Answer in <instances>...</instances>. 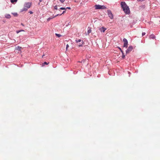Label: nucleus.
<instances>
[{
  "label": "nucleus",
  "instance_id": "4",
  "mask_svg": "<svg viewBox=\"0 0 160 160\" xmlns=\"http://www.w3.org/2000/svg\"><path fill=\"white\" fill-rule=\"evenodd\" d=\"M107 13L108 17H109V18L111 19H113V14H112L111 11L109 10H108L107 11Z\"/></svg>",
  "mask_w": 160,
  "mask_h": 160
},
{
  "label": "nucleus",
  "instance_id": "9",
  "mask_svg": "<svg viewBox=\"0 0 160 160\" xmlns=\"http://www.w3.org/2000/svg\"><path fill=\"white\" fill-rule=\"evenodd\" d=\"M5 17L6 18L10 19L11 17L10 14H6L5 15Z\"/></svg>",
  "mask_w": 160,
  "mask_h": 160
},
{
  "label": "nucleus",
  "instance_id": "20",
  "mask_svg": "<svg viewBox=\"0 0 160 160\" xmlns=\"http://www.w3.org/2000/svg\"><path fill=\"white\" fill-rule=\"evenodd\" d=\"M60 9L61 10H65L66 8H64L62 7L60 8Z\"/></svg>",
  "mask_w": 160,
  "mask_h": 160
},
{
  "label": "nucleus",
  "instance_id": "19",
  "mask_svg": "<svg viewBox=\"0 0 160 160\" xmlns=\"http://www.w3.org/2000/svg\"><path fill=\"white\" fill-rule=\"evenodd\" d=\"M122 59H124L125 57V55H124V54L123 53V54H122Z\"/></svg>",
  "mask_w": 160,
  "mask_h": 160
},
{
  "label": "nucleus",
  "instance_id": "28",
  "mask_svg": "<svg viewBox=\"0 0 160 160\" xmlns=\"http://www.w3.org/2000/svg\"><path fill=\"white\" fill-rule=\"evenodd\" d=\"M68 47H69V45H68V44H67V46H66V49H67V50L68 48Z\"/></svg>",
  "mask_w": 160,
  "mask_h": 160
},
{
  "label": "nucleus",
  "instance_id": "26",
  "mask_svg": "<svg viewBox=\"0 0 160 160\" xmlns=\"http://www.w3.org/2000/svg\"><path fill=\"white\" fill-rule=\"evenodd\" d=\"M145 0H137V1L138 2H142L144 1H145Z\"/></svg>",
  "mask_w": 160,
  "mask_h": 160
},
{
  "label": "nucleus",
  "instance_id": "22",
  "mask_svg": "<svg viewBox=\"0 0 160 160\" xmlns=\"http://www.w3.org/2000/svg\"><path fill=\"white\" fill-rule=\"evenodd\" d=\"M12 14H13V15L14 16H16L17 15V13H13Z\"/></svg>",
  "mask_w": 160,
  "mask_h": 160
},
{
  "label": "nucleus",
  "instance_id": "21",
  "mask_svg": "<svg viewBox=\"0 0 160 160\" xmlns=\"http://www.w3.org/2000/svg\"><path fill=\"white\" fill-rule=\"evenodd\" d=\"M65 0H59L60 2L63 3L64 2Z\"/></svg>",
  "mask_w": 160,
  "mask_h": 160
},
{
  "label": "nucleus",
  "instance_id": "33",
  "mask_svg": "<svg viewBox=\"0 0 160 160\" xmlns=\"http://www.w3.org/2000/svg\"><path fill=\"white\" fill-rule=\"evenodd\" d=\"M21 25H22V26H24V25H23V24H22V23H21Z\"/></svg>",
  "mask_w": 160,
  "mask_h": 160
},
{
  "label": "nucleus",
  "instance_id": "11",
  "mask_svg": "<svg viewBox=\"0 0 160 160\" xmlns=\"http://www.w3.org/2000/svg\"><path fill=\"white\" fill-rule=\"evenodd\" d=\"M155 38V36L153 34H152L151 35L149 36V38L154 39Z\"/></svg>",
  "mask_w": 160,
  "mask_h": 160
},
{
  "label": "nucleus",
  "instance_id": "7",
  "mask_svg": "<svg viewBox=\"0 0 160 160\" xmlns=\"http://www.w3.org/2000/svg\"><path fill=\"white\" fill-rule=\"evenodd\" d=\"M31 6V3L30 2H27L25 3L24 4L25 7H26L27 8H29Z\"/></svg>",
  "mask_w": 160,
  "mask_h": 160
},
{
  "label": "nucleus",
  "instance_id": "32",
  "mask_svg": "<svg viewBox=\"0 0 160 160\" xmlns=\"http://www.w3.org/2000/svg\"><path fill=\"white\" fill-rule=\"evenodd\" d=\"M51 19V18H48V20H49L50 19Z\"/></svg>",
  "mask_w": 160,
  "mask_h": 160
},
{
  "label": "nucleus",
  "instance_id": "23",
  "mask_svg": "<svg viewBox=\"0 0 160 160\" xmlns=\"http://www.w3.org/2000/svg\"><path fill=\"white\" fill-rule=\"evenodd\" d=\"M21 48V47H20L19 46H18V47H17L16 48H17V49L20 50Z\"/></svg>",
  "mask_w": 160,
  "mask_h": 160
},
{
  "label": "nucleus",
  "instance_id": "16",
  "mask_svg": "<svg viewBox=\"0 0 160 160\" xmlns=\"http://www.w3.org/2000/svg\"><path fill=\"white\" fill-rule=\"evenodd\" d=\"M49 62H44L43 63L42 66H43L44 65H48Z\"/></svg>",
  "mask_w": 160,
  "mask_h": 160
},
{
  "label": "nucleus",
  "instance_id": "2",
  "mask_svg": "<svg viewBox=\"0 0 160 160\" xmlns=\"http://www.w3.org/2000/svg\"><path fill=\"white\" fill-rule=\"evenodd\" d=\"M95 9H104L106 8V7L103 5H101L99 4L96 5L95 6Z\"/></svg>",
  "mask_w": 160,
  "mask_h": 160
},
{
  "label": "nucleus",
  "instance_id": "27",
  "mask_svg": "<svg viewBox=\"0 0 160 160\" xmlns=\"http://www.w3.org/2000/svg\"><path fill=\"white\" fill-rule=\"evenodd\" d=\"M146 33L145 32H143L142 33V36H143L145 35Z\"/></svg>",
  "mask_w": 160,
  "mask_h": 160
},
{
  "label": "nucleus",
  "instance_id": "3",
  "mask_svg": "<svg viewBox=\"0 0 160 160\" xmlns=\"http://www.w3.org/2000/svg\"><path fill=\"white\" fill-rule=\"evenodd\" d=\"M76 41L77 43H78L77 44V45L79 47H81L83 44V42L81 39L76 40Z\"/></svg>",
  "mask_w": 160,
  "mask_h": 160
},
{
  "label": "nucleus",
  "instance_id": "1",
  "mask_svg": "<svg viewBox=\"0 0 160 160\" xmlns=\"http://www.w3.org/2000/svg\"><path fill=\"white\" fill-rule=\"evenodd\" d=\"M121 7L125 13L129 14L130 12L129 8L125 3V2H122L121 3Z\"/></svg>",
  "mask_w": 160,
  "mask_h": 160
},
{
  "label": "nucleus",
  "instance_id": "15",
  "mask_svg": "<svg viewBox=\"0 0 160 160\" xmlns=\"http://www.w3.org/2000/svg\"><path fill=\"white\" fill-rule=\"evenodd\" d=\"M22 31L24 32V31L23 30H19V31H16V32L17 33H18L19 32H22Z\"/></svg>",
  "mask_w": 160,
  "mask_h": 160
},
{
  "label": "nucleus",
  "instance_id": "30",
  "mask_svg": "<svg viewBox=\"0 0 160 160\" xmlns=\"http://www.w3.org/2000/svg\"><path fill=\"white\" fill-rule=\"evenodd\" d=\"M29 12L30 14H32L33 13V12L32 11H30Z\"/></svg>",
  "mask_w": 160,
  "mask_h": 160
},
{
  "label": "nucleus",
  "instance_id": "14",
  "mask_svg": "<svg viewBox=\"0 0 160 160\" xmlns=\"http://www.w3.org/2000/svg\"><path fill=\"white\" fill-rule=\"evenodd\" d=\"M92 32V30L91 28L89 29L88 30L87 32L88 34L90 33H91Z\"/></svg>",
  "mask_w": 160,
  "mask_h": 160
},
{
  "label": "nucleus",
  "instance_id": "29",
  "mask_svg": "<svg viewBox=\"0 0 160 160\" xmlns=\"http://www.w3.org/2000/svg\"><path fill=\"white\" fill-rule=\"evenodd\" d=\"M42 0H39L40 2L38 3V5H39L40 2H42Z\"/></svg>",
  "mask_w": 160,
  "mask_h": 160
},
{
  "label": "nucleus",
  "instance_id": "24",
  "mask_svg": "<svg viewBox=\"0 0 160 160\" xmlns=\"http://www.w3.org/2000/svg\"><path fill=\"white\" fill-rule=\"evenodd\" d=\"M54 9L55 10H57V6H55L54 7Z\"/></svg>",
  "mask_w": 160,
  "mask_h": 160
},
{
  "label": "nucleus",
  "instance_id": "18",
  "mask_svg": "<svg viewBox=\"0 0 160 160\" xmlns=\"http://www.w3.org/2000/svg\"><path fill=\"white\" fill-rule=\"evenodd\" d=\"M55 34H56V36L58 37H59L62 36L60 34L58 33H56Z\"/></svg>",
  "mask_w": 160,
  "mask_h": 160
},
{
  "label": "nucleus",
  "instance_id": "8",
  "mask_svg": "<svg viewBox=\"0 0 160 160\" xmlns=\"http://www.w3.org/2000/svg\"><path fill=\"white\" fill-rule=\"evenodd\" d=\"M100 31L101 32H104L105 30H106V28L104 27L101 28L99 29Z\"/></svg>",
  "mask_w": 160,
  "mask_h": 160
},
{
  "label": "nucleus",
  "instance_id": "31",
  "mask_svg": "<svg viewBox=\"0 0 160 160\" xmlns=\"http://www.w3.org/2000/svg\"><path fill=\"white\" fill-rule=\"evenodd\" d=\"M67 8L70 10L71 9L70 7H67Z\"/></svg>",
  "mask_w": 160,
  "mask_h": 160
},
{
  "label": "nucleus",
  "instance_id": "5",
  "mask_svg": "<svg viewBox=\"0 0 160 160\" xmlns=\"http://www.w3.org/2000/svg\"><path fill=\"white\" fill-rule=\"evenodd\" d=\"M133 49V47L132 46H130L129 47V48H128V49L126 51V53L127 54H128V53H129Z\"/></svg>",
  "mask_w": 160,
  "mask_h": 160
},
{
  "label": "nucleus",
  "instance_id": "34",
  "mask_svg": "<svg viewBox=\"0 0 160 160\" xmlns=\"http://www.w3.org/2000/svg\"><path fill=\"white\" fill-rule=\"evenodd\" d=\"M44 56V55H42V58H43V57Z\"/></svg>",
  "mask_w": 160,
  "mask_h": 160
},
{
  "label": "nucleus",
  "instance_id": "13",
  "mask_svg": "<svg viewBox=\"0 0 160 160\" xmlns=\"http://www.w3.org/2000/svg\"><path fill=\"white\" fill-rule=\"evenodd\" d=\"M17 0H10V2L12 3H13L14 2H17Z\"/></svg>",
  "mask_w": 160,
  "mask_h": 160
},
{
  "label": "nucleus",
  "instance_id": "10",
  "mask_svg": "<svg viewBox=\"0 0 160 160\" xmlns=\"http://www.w3.org/2000/svg\"><path fill=\"white\" fill-rule=\"evenodd\" d=\"M145 6L144 5H142L139 7V10H141V9H143L145 8Z\"/></svg>",
  "mask_w": 160,
  "mask_h": 160
},
{
  "label": "nucleus",
  "instance_id": "17",
  "mask_svg": "<svg viewBox=\"0 0 160 160\" xmlns=\"http://www.w3.org/2000/svg\"><path fill=\"white\" fill-rule=\"evenodd\" d=\"M65 12H66V11H63V12H62V14H60V15H61L62 14H63L64 13H65ZM59 15V14H57L55 16H54V17H57V16H58Z\"/></svg>",
  "mask_w": 160,
  "mask_h": 160
},
{
  "label": "nucleus",
  "instance_id": "6",
  "mask_svg": "<svg viewBox=\"0 0 160 160\" xmlns=\"http://www.w3.org/2000/svg\"><path fill=\"white\" fill-rule=\"evenodd\" d=\"M123 41L124 42V45H123V46L124 47L127 48L128 43L127 39L125 38H124L123 39Z\"/></svg>",
  "mask_w": 160,
  "mask_h": 160
},
{
  "label": "nucleus",
  "instance_id": "12",
  "mask_svg": "<svg viewBox=\"0 0 160 160\" xmlns=\"http://www.w3.org/2000/svg\"><path fill=\"white\" fill-rule=\"evenodd\" d=\"M27 9L26 8H24L21 9V11L22 12H23L24 11H27Z\"/></svg>",
  "mask_w": 160,
  "mask_h": 160
},
{
  "label": "nucleus",
  "instance_id": "25",
  "mask_svg": "<svg viewBox=\"0 0 160 160\" xmlns=\"http://www.w3.org/2000/svg\"><path fill=\"white\" fill-rule=\"evenodd\" d=\"M119 48L120 49V51H121L122 54H123V52L122 51V50L121 49V48Z\"/></svg>",
  "mask_w": 160,
  "mask_h": 160
}]
</instances>
